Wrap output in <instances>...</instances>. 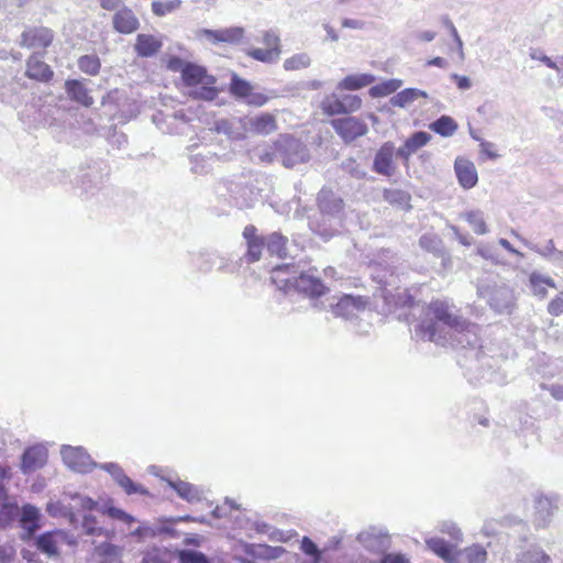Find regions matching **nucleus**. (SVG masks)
<instances>
[{
    "instance_id": "nucleus-1",
    "label": "nucleus",
    "mask_w": 563,
    "mask_h": 563,
    "mask_svg": "<svg viewBox=\"0 0 563 563\" xmlns=\"http://www.w3.org/2000/svg\"><path fill=\"white\" fill-rule=\"evenodd\" d=\"M477 327L464 319L454 305L434 300L427 308L426 316L416 328V334L439 345L456 344L466 349L459 361L470 372L478 369L477 363L489 365L490 358L477 350Z\"/></svg>"
},
{
    "instance_id": "nucleus-2",
    "label": "nucleus",
    "mask_w": 563,
    "mask_h": 563,
    "mask_svg": "<svg viewBox=\"0 0 563 563\" xmlns=\"http://www.w3.org/2000/svg\"><path fill=\"white\" fill-rule=\"evenodd\" d=\"M272 280L285 292L294 289L310 299L319 298L328 290L321 279L313 274L312 269L308 272L300 271L299 266L294 263L276 266L272 272Z\"/></svg>"
},
{
    "instance_id": "nucleus-3",
    "label": "nucleus",
    "mask_w": 563,
    "mask_h": 563,
    "mask_svg": "<svg viewBox=\"0 0 563 563\" xmlns=\"http://www.w3.org/2000/svg\"><path fill=\"white\" fill-rule=\"evenodd\" d=\"M20 514V526L24 530L23 538H31L41 528V512L33 505H24L19 510L16 503L11 501L7 495V490L0 483V527L10 525Z\"/></svg>"
},
{
    "instance_id": "nucleus-4",
    "label": "nucleus",
    "mask_w": 563,
    "mask_h": 563,
    "mask_svg": "<svg viewBox=\"0 0 563 563\" xmlns=\"http://www.w3.org/2000/svg\"><path fill=\"white\" fill-rule=\"evenodd\" d=\"M273 155L285 167H294L297 164L306 163L310 157L307 146L290 135H282L274 143Z\"/></svg>"
},
{
    "instance_id": "nucleus-5",
    "label": "nucleus",
    "mask_w": 563,
    "mask_h": 563,
    "mask_svg": "<svg viewBox=\"0 0 563 563\" xmlns=\"http://www.w3.org/2000/svg\"><path fill=\"white\" fill-rule=\"evenodd\" d=\"M478 292L487 299L489 307L497 313H511L515 307L514 290L506 284L478 287Z\"/></svg>"
},
{
    "instance_id": "nucleus-6",
    "label": "nucleus",
    "mask_w": 563,
    "mask_h": 563,
    "mask_svg": "<svg viewBox=\"0 0 563 563\" xmlns=\"http://www.w3.org/2000/svg\"><path fill=\"white\" fill-rule=\"evenodd\" d=\"M169 68L181 74V79L187 87L198 86L205 81L207 77L211 76L208 74L206 67L191 62H184L178 57L170 60Z\"/></svg>"
},
{
    "instance_id": "nucleus-7",
    "label": "nucleus",
    "mask_w": 563,
    "mask_h": 563,
    "mask_svg": "<svg viewBox=\"0 0 563 563\" xmlns=\"http://www.w3.org/2000/svg\"><path fill=\"white\" fill-rule=\"evenodd\" d=\"M64 463L73 471L78 473H89L98 466L90 455L80 446L74 448L64 445L60 450Z\"/></svg>"
},
{
    "instance_id": "nucleus-8",
    "label": "nucleus",
    "mask_w": 563,
    "mask_h": 563,
    "mask_svg": "<svg viewBox=\"0 0 563 563\" xmlns=\"http://www.w3.org/2000/svg\"><path fill=\"white\" fill-rule=\"evenodd\" d=\"M331 125L345 143L353 142L368 131L366 123L356 117L333 119Z\"/></svg>"
},
{
    "instance_id": "nucleus-9",
    "label": "nucleus",
    "mask_w": 563,
    "mask_h": 563,
    "mask_svg": "<svg viewBox=\"0 0 563 563\" xmlns=\"http://www.w3.org/2000/svg\"><path fill=\"white\" fill-rule=\"evenodd\" d=\"M318 208L323 217L341 221L344 212L343 199L329 188H322L317 197Z\"/></svg>"
},
{
    "instance_id": "nucleus-10",
    "label": "nucleus",
    "mask_w": 563,
    "mask_h": 563,
    "mask_svg": "<svg viewBox=\"0 0 563 563\" xmlns=\"http://www.w3.org/2000/svg\"><path fill=\"white\" fill-rule=\"evenodd\" d=\"M367 300L361 296L344 295L336 303L331 305V309L335 317L352 320L365 310Z\"/></svg>"
},
{
    "instance_id": "nucleus-11",
    "label": "nucleus",
    "mask_w": 563,
    "mask_h": 563,
    "mask_svg": "<svg viewBox=\"0 0 563 563\" xmlns=\"http://www.w3.org/2000/svg\"><path fill=\"white\" fill-rule=\"evenodd\" d=\"M99 468L108 472L115 483L124 489L128 495L141 494L147 495L148 492L143 486L134 483L123 471V468L117 463H103L98 464Z\"/></svg>"
},
{
    "instance_id": "nucleus-12",
    "label": "nucleus",
    "mask_w": 563,
    "mask_h": 563,
    "mask_svg": "<svg viewBox=\"0 0 563 563\" xmlns=\"http://www.w3.org/2000/svg\"><path fill=\"white\" fill-rule=\"evenodd\" d=\"M357 540L366 550L377 553L386 551L390 545L387 532L373 527L358 533Z\"/></svg>"
},
{
    "instance_id": "nucleus-13",
    "label": "nucleus",
    "mask_w": 563,
    "mask_h": 563,
    "mask_svg": "<svg viewBox=\"0 0 563 563\" xmlns=\"http://www.w3.org/2000/svg\"><path fill=\"white\" fill-rule=\"evenodd\" d=\"M54 38L52 30L41 26L33 27L24 31L21 35V46L29 48L33 47H48Z\"/></svg>"
},
{
    "instance_id": "nucleus-14",
    "label": "nucleus",
    "mask_w": 563,
    "mask_h": 563,
    "mask_svg": "<svg viewBox=\"0 0 563 563\" xmlns=\"http://www.w3.org/2000/svg\"><path fill=\"white\" fill-rule=\"evenodd\" d=\"M214 130L231 140H243L249 132L246 118L220 119L214 122Z\"/></svg>"
},
{
    "instance_id": "nucleus-15",
    "label": "nucleus",
    "mask_w": 563,
    "mask_h": 563,
    "mask_svg": "<svg viewBox=\"0 0 563 563\" xmlns=\"http://www.w3.org/2000/svg\"><path fill=\"white\" fill-rule=\"evenodd\" d=\"M47 461V451L41 445L27 448L22 454L21 470L30 474L43 467Z\"/></svg>"
},
{
    "instance_id": "nucleus-16",
    "label": "nucleus",
    "mask_w": 563,
    "mask_h": 563,
    "mask_svg": "<svg viewBox=\"0 0 563 563\" xmlns=\"http://www.w3.org/2000/svg\"><path fill=\"white\" fill-rule=\"evenodd\" d=\"M63 539L60 530L46 531L35 538L34 544L38 551L52 558L59 555L58 544Z\"/></svg>"
},
{
    "instance_id": "nucleus-17",
    "label": "nucleus",
    "mask_w": 563,
    "mask_h": 563,
    "mask_svg": "<svg viewBox=\"0 0 563 563\" xmlns=\"http://www.w3.org/2000/svg\"><path fill=\"white\" fill-rule=\"evenodd\" d=\"M395 153V146L391 142L384 143L377 151L374 162L373 169L380 175L390 176L394 172L393 156Z\"/></svg>"
},
{
    "instance_id": "nucleus-18",
    "label": "nucleus",
    "mask_w": 563,
    "mask_h": 563,
    "mask_svg": "<svg viewBox=\"0 0 563 563\" xmlns=\"http://www.w3.org/2000/svg\"><path fill=\"white\" fill-rule=\"evenodd\" d=\"M454 169L459 184L463 188L471 189L477 184V172L475 165L471 161L457 157L454 163Z\"/></svg>"
},
{
    "instance_id": "nucleus-19",
    "label": "nucleus",
    "mask_w": 563,
    "mask_h": 563,
    "mask_svg": "<svg viewBox=\"0 0 563 563\" xmlns=\"http://www.w3.org/2000/svg\"><path fill=\"white\" fill-rule=\"evenodd\" d=\"M25 75L37 81H48L52 79L54 73L51 67L43 62V55L33 54L26 62Z\"/></svg>"
},
{
    "instance_id": "nucleus-20",
    "label": "nucleus",
    "mask_w": 563,
    "mask_h": 563,
    "mask_svg": "<svg viewBox=\"0 0 563 563\" xmlns=\"http://www.w3.org/2000/svg\"><path fill=\"white\" fill-rule=\"evenodd\" d=\"M430 140L431 134L424 131L415 132L406 140L405 144L397 150L396 155L404 161H408L412 154L424 146Z\"/></svg>"
},
{
    "instance_id": "nucleus-21",
    "label": "nucleus",
    "mask_w": 563,
    "mask_h": 563,
    "mask_svg": "<svg viewBox=\"0 0 563 563\" xmlns=\"http://www.w3.org/2000/svg\"><path fill=\"white\" fill-rule=\"evenodd\" d=\"M247 131L256 134L268 135L277 129L276 119L271 113H262L254 118H246Z\"/></svg>"
},
{
    "instance_id": "nucleus-22",
    "label": "nucleus",
    "mask_w": 563,
    "mask_h": 563,
    "mask_svg": "<svg viewBox=\"0 0 563 563\" xmlns=\"http://www.w3.org/2000/svg\"><path fill=\"white\" fill-rule=\"evenodd\" d=\"M427 547L446 563H459L457 552L454 547L441 538H430L426 540Z\"/></svg>"
},
{
    "instance_id": "nucleus-23",
    "label": "nucleus",
    "mask_w": 563,
    "mask_h": 563,
    "mask_svg": "<svg viewBox=\"0 0 563 563\" xmlns=\"http://www.w3.org/2000/svg\"><path fill=\"white\" fill-rule=\"evenodd\" d=\"M420 98L427 99L428 98L427 91L418 89V88H406V89L397 92L396 95H394L389 99V103L393 107L406 109Z\"/></svg>"
},
{
    "instance_id": "nucleus-24",
    "label": "nucleus",
    "mask_w": 563,
    "mask_h": 563,
    "mask_svg": "<svg viewBox=\"0 0 563 563\" xmlns=\"http://www.w3.org/2000/svg\"><path fill=\"white\" fill-rule=\"evenodd\" d=\"M163 46L159 38L150 34H139L134 48L139 56L151 57L154 56Z\"/></svg>"
},
{
    "instance_id": "nucleus-25",
    "label": "nucleus",
    "mask_w": 563,
    "mask_h": 563,
    "mask_svg": "<svg viewBox=\"0 0 563 563\" xmlns=\"http://www.w3.org/2000/svg\"><path fill=\"white\" fill-rule=\"evenodd\" d=\"M113 27L123 34H129L137 30L139 20L130 9H122L113 16Z\"/></svg>"
},
{
    "instance_id": "nucleus-26",
    "label": "nucleus",
    "mask_w": 563,
    "mask_h": 563,
    "mask_svg": "<svg viewBox=\"0 0 563 563\" xmlns=\"http://www.w3.org/2000/svg\"><path fill=\"white\" fill-rule=\"evenodd\" d=\"M66 91L69 98L85 107H90L93 103L92 97L89 95L85 85L77 79H68L65 82Z\"/></svg>"
},
{
    "instance_id": "nucleus-27",
    "label": "nucleus",
    "mask_w": 563,
    "mask_h": 563,
    "mask_svg": "<svg viewBox=\"0 0 563 563\" xmlns=\"http://www.w3.org/2000/svg\"><path fill=\"white\" fill-rule=\"evenodd\" d=\"M213 266L217 267L219 272L233 274L238 271V263H233L228 258L218 255V254H208L203 258L202 264L200 265V269L203 272L210 271Z\"/></svg>"
},
{
    "instance_id": "nucleus-28",
    "label": "nucleus",
    "mask_w": 563,
    "mask_h": 563,
    "mask_svg": "<svg viewBox=\"0 0 563 563\" xmlns=\"http://www.w3.org/2000/svg\"><path fill=\"white\" fill-rule=\"evenodd\" d=\"M216 82L217 78L214 76L207 77L205 81L194 86L189 91V97L197 100L213 101L219 95V90L214 87Z\"/></svg>"
},
{
    "instance_id": "nucleus-29",
    "label": "nucleus",
    "mask_w": 563,
    "mask_h": 563,
    "mask_svg": "<svg viewBox=\"0 0 563 563\" xmlns=\"http://www.w3.org/2000/svg\"><path fill=\"white\" fill-rule=\"evenodd\" d=\"M168 485L177 493L181 499L188 503L200 501L202 499V492L190 483L183 482L180 479H169Z\"/></svg>"
},
{
    "instance_id": "nucleus-30",
    "label": "nucleus",
    "mask_w": 563,
    "mask_h": 563,
    "mask_svg": "<svg viewBox=\"0 0 563 563\" xmlns=\"http://www.w3.org/2000/svg\"><path fill=\"white\" fill-rule=\"evenodd\" d=\"M529 286L532 294L540 299L548 295L547 287L556 288V284L550 276L542 275L539 272H532L529 276Z\"/></svg>"
},
{
    "instance_id": "nucleus-31",
    "label": "nucleus",
    "mask_w": 563,
    "mask_h": 563,
    "mask_svg": "<svg viewBox=\"0 0 563 563\" xmlns=\"http://www.w3.org/2000/svg\"><path fill=\"white\" fill-rule=\"evenodd\" d=\"M122 548L110 542H102L96 548L99 563H122Z\"/></svg>"
},
{
    "instance_id": "nucleus-32",
    "label": "nucleus",
    "mask_w": 563,
    "mask_h": 563,
    "mask_svg": "<svg viewBox=\"0 0 563 563\" xmlns=\"http://www.w3.org/2000/svg\"><path fill=\"white\" fill-rule=\"evenodd\" d=\"M375 81L371 74L349 75L338 84L340 90H357Z\"/></svg>"
},
{
    "instance_id": "nucleus-33",
    "label": "nucleus",
    "mask_w": 563,
    "mask_h": 563,
    "mask_svg": "<svg viewBox=\"0 0 563 563\" xmlns=\"http://www.w3.org/2000/svg\"><path fill=\"white\" fill-rule=\"evenodd\" d=\"M518 563H552V559L537 545L517 554Z\"/></svg>"
},
{
    "instance_id": "nucleus-34",
    "label": "nucleus",
    "mask_w": 563,
    "mask_h": 563,
    "mask_svg": "<svg viewBox=\"0 0 563 563\" xmlns=\"http://www.w3.org/2000/svg\"><path fill=\"white\" fill-rule=\"evenodd\" d=\"M429 128L431 131L443 137H450L456 132L459 125L453 118L449 115H441L439 119L430 123Z\"/></svg>"
},
{
    "instance_id": "nucleus-35",
    "label": "nucleus",
    "mask_w": 563,
    "mask_h": 563,
    "mask_svg": "<svg viewBox=\"0 0 563 563\" xmlns=\"http://www.w3.org/2000/svg\"><path fill=\"white\" fill-rule=\"evenodd\" d=\"M476 234L484 235L488 232L484 213L481 210H471L461 214Z\"/></svg>"
},
{
    "instance_id": "nucleus-36",
    "label": "nucleus",
    "mask_w": 563,
    "mask_h": 563,
    "mask_svg": "<svg viewBox=\"0 0 563 563\" xmlns=\"http://www.w3.org/2000/svg\"><path fill=\"white\" fill-rule=\"evenodd\" d=\"M288 243V239L284 235H282L278 232H274L268 235L266 241L267 251L271 254H276L278 257H286L287 256V249L286 245Z\"/></svg>"
},
{
    "instance_id": "nucleus-37",
    "label": "nucleus",
    "mask_w": 563,
    "mask_h": 563,
    "mask_svg": "<svg viewBox=\"0 0 563 563\" xmlns=\"http://www.w3.org/2000/svg\"><path fill=\"white\" fill-rule=\"evenodd\" d=\"M556 506L549 497H539L536 500L537 520L539 525H545L553 515Z\"/></svg>"
},
{
    "instance_id": "nucleus-38",
    "label": "nucleus",
    "mask_w": 563,
    "mask_h": 563,
    "mask_svg": "<svg viewBox=\"0 0 563 563\" xmlns=\"http://www.w3.org/2000/svg\"><path fill=\"white\" fill-rule=\"evenodd\" d=\"M402 86L400 79H389L369 88V96L373 98L385 97L396 92Z\"/></svg>"
},
{
    "instance_id": "nucleus-39",
    "label": "nucleus",
    "mask_w": 563,
    "mask_h": 563,
    "mask_svg": "<svg viewBox=\"0 0 563 563\" xmlns=\"http://www.w3.org/2000/svg\"><path fill=\"white\" fill-rule=\"evenodd\" d=\"M282 48H252L247 52V55L253 59L266 64H275L279 59Z\"/></svg>"
},
{
    "instance_id": "nucleus-40",
    "label": "nucleus",
    "mask_w": 563,
    "mask_h": 563,
    "mask_svg": "<svg viewBox=\"0 0 563 563\" xmlns=\"http://www.w3.org/2000/svg\"><path fill=\"white\" fill-rule=\"evenodd\" d=\"M463 555L467 563H486L487 552L479 544H473L457 552V558Z\"/></svg>"
},
{
    "instance_id": "nucleus-41",
    "label": "nucleus",
    "mask_w": 563,
    "mask_h": 563,
    "mask_svg": "<svg viewBox=\"0 0 563 563\" xmlns=\"http://www.w3.org/2000/svg\"><path fill=\"white\" fill-rule=\"evenodd\" d=\"M512 234L519 239L528 249H530L531 251L538 253L539 255H541L542 257L547 258V260H551V257L553 256L554 252H555V246H554V241L553 240H548L545 245L543 247H540L538 246L537 244L528 241L527 239L522 238L521 235H519L518 233H516L515 231H512Z\"/></svg>"
},
{
    "instance_id": "nucleus-42",
    "label": "nucleus",
    "mask_w": 563,
    "mask_h": 563,
    "mask_svg": "<svg viewBox=\"0 0 563 563\" xmlns=\"http://www.w3.org/2000/svg\"><path fill=\"white\" fill-rule=\"evenodd\" d=\"M320 108L323 113L330 117L344 114V109L341 107L340 96L336 93L325 96L321 101Z\"/></svg>"
},
{
    "instance_id": "nucleus-43",
    "label": "nucleus",
    "mask_w": 563,
    "mask_h": 563,
    "mask_svg": "<svg viewBox=\"0 0 563 563\" xmlns=\"http://www.w3.org/2000/svg\"><path fill=\"white\" fill-rule=\"evenodd\" d=\"M252 91L251 84L239 77L236 74L232 75L231 82H230V92L238 97V98H246Z\"/></svg>"
},
{
    "instance_id": "nucleus-44",
    "label": "nucleus",
    "mask_w": 563,
    "mask_h": 563,
    "mask_svg": "<svg viewBox=\"0 0 563 563\" xmlns=\"http://www.w3.org/2000/svg\"><path fill=\"white\" fill-rule=\"evenodd\" d=\"M311 58L307 53H298L284 60L285 70H299L309 67Z\"/></svg>"
},
{
    "instance_id": "nucleus-45",
    "label": "nucleus",
    "mask_w": 563,
    "mask_h": 563,
    "mask_svg": "<svg viewBox=\"0 0 563 563\" xmlns=\"http://www.w3.org/2000/svg\"><path fill=\"white\" fill-rule=\"evenodd\" d=\"M100 66V59L97 55H84L78 59L79 69L91 76L99 73Z\"/></svg>"
},
{
    "instance_id": "nucleus-46",
    "label": "nucleus",
    "mask_w": 563,
    "mask_h": 563,
    "mask_svg": "<svg viewBox=\"0 0 563 563\" xmlns=\"http://www.w3.org/2000/svg\"><path fill=\"white\" fill-rule=\"evenodd\" d=\"M383 198L390 205L404 207L408 205L410 196L408 195V192L401 189H385Z\"/></svg>"
},
{
    "instance_id": "nucleus-47",
    "label": "nucleus",
    "mask_w": 563,
    "mask_h": 563,
    "mask_svg": "<svg viewBox=\"0 0 563 563\" xmlns=\"http://www.w3.org/2000/svg\"><path fill=\"white\" fill-rule=\"evenodd\" d=\"M181 5V0H166L152 2V11L157 16L174 12Z\"/></svg>"
},
{
    "instance_id": "nucleus-48",
    "label": "nucleus",
    "mask_w": 563,
    "mask_h": 563,
    "mask_svg": "<svg viewBox=\"0 0 563 563\" xmlns=\"http://www.w3.org/2000/svg\"><path fill=\"white\" fill-rule=\"evenodd\" d=\"M179 563H211L209 558L196 550H180L178 552Z\"/></svg>"
},
{
    "instance_id": "nucleus-49",
    "label": "nucleus",
    "mask_w": 563,
    "mask_h": 563,
    "mask_svg": "<svg viewBox=\"0 0 563 563\" xmlns=\"http://www.w3.org/2000/svg\"><path fill=\"white\" fill-rule=\"evenodd\" d=\"M244 36V29L241 26H232L221 29V43L238 44Z\"/></svg>"
},
{
    "instance_id": "nucleus-50",
    "label": "nucleus",
    "mask_w": 563,
    "mask_h": 563,
    "mask_svg": "<svg viewBox=\"0 0 563 563\" xmlns=\"http://www.w3.org/2000/svg\"><path fill=\"white\" fill-rule=\"evenodd\" d=\"M81 528L87 536H102L104 530L98 525L97 518L92 515H85Z\"/></svg>"
},
{
    "instance_id": "nucleus-51",
    "label": "nucleus",
    "mask_w": 563,
    "mask_h": 563,
    "mask_svg": "<svg viewBox=\"0 0 563 563\" xmlns=\"http://www.w3.org/2000/svg\"><path fill=\"white\" fill-rule=\"evenodd\" d=\"M341 169L355 179H362L366 173L360 167V164L354 158H346L341 163Z\"/></svg>"
},
{
    "instance_id": "nucleus-52",
    "label": "nucleus",
    "mask_w": 563,
    "mask_h": 563,
    "mask_svg": "<svg viewBox=\"0 0 563 563\" xmlns=\"http://www.w3.org/2000/svg\"><path fill=\"white\" fill-rule=\"evenodd\" d=\"M340 100L344 114L355 112L362 107V99L356 95H344Z\"/></svg>"
},
{
    "instance_id": "nucleus-53",
    "label": "nucleus",
    "mask_w": 563,
    "mask_h": 563,
    "mask_svg": "<svg viewBox=\"0 0 563 563\" xmlns=\"http://www.w3.org/2000/svg\"><path fill=\"white\" fill-rule=\"evenodd\" d=\"M247 252L245 257L250 263L257 262L261 258L262 250L265 245L264 239L253 240V242L246 243Z\"/></svg>"
},
{
    "instance_id": "nucleus-54",
    "label": "nucleus",
    "mask_w": 563,
    "mask_h": 563,
    "mask_svg": "<svg viewBox=\"0 0 563 563\" xmlns=\"http://www.w3.org/2000/svg\"><path fill=\"white\" fill-rule=\"evenodd\" d=\"M439 531L441 533L449 534L456 542H461L463 540L461 529L453 521H442L439 526Z\"/></svg>"
},
{
    "instance_id": "nucleus-55",
    "label": "nucleus",
    "mask_w": 563,
    "mask_h": 563,
    "mask_svg": "<svg viewBox=\"0 0 563 563\" xmlns=\"http://www.w3.org/2000/svg\"><path fill=\"white\" fill-rule=\"evenodd\" d=\"M166 552L158 548H153L144 553L142 563H169Z\"/></svg>"
},
{
    "instance_id": "nucleus-56",
    "label": "nucleus",
    "mask_w": 563,
    "mask_h": 563,
    "mask_svg": "<svg viewBox=\"0 0 563 563\" xmlns=\"http://www.w3.org/2000/svg\"><path fill=\"white\" fill-rule=\"evenodd\" d=\"M74 504L71 507L74 509H85V510H92L96 508L97 503L91 499L90 497L82 496L80 494H74L70 496Z\"/></svg>"
},
{
    "instance_id": "nucleus-57",
    "label": "nucleus",
    "mask_w": 563,
    "mask_h": 563,
    "mask_svg": "<svg viewBox=\"0 0 563 563\" xmlns=\"http://www.w3.org/2000/svg\"><path fill=\"white\" fill-rule=\"evenodd\" d=\"M441 241L432 234H424L419 239V245L428 252H438Z\"/></svg>"
},
{
    "instance_id": "nucleus-58",
    "label": "nucleus",
    "mask_w": 563,
    "mask_h": 563,
    "mask_svg": "<svg viewBox=\"0 0 563 563\" xmlns=\"http://www.w3.org/2000/svg\"><path fill=\"white\" fill-rule=\"evenodd\" d=\"M300 549L311 558H321V551L317 544L308 537H303Z\"/></svg>"
},
{
    "instance_id": "nucleus-59",
    "label": "nucleus",
    "mask_w": 563,
    "mask_h": 563,
    "mask_svg": "<svg viewBox=\"0 0 563 563\" xmlns=\"http://www.w3.org/2000/svg\"><path fill=\"white\" fill-rule=\"evenodd\" d=\"M232 509H239V506L233 500L227 498L224 505L217 506L211 514L214 518H223L227 517Z\"/></svg>"
},
{
    "instance_id": "nucleus-60",
    "label": "nucleus",
    "mask_w": 563,
    "mask_h": 563,
    "mask_svg": "<svg viewBox=\"0 0 563 563\" xmlns=\"http://www.w3.org/2000/svg\"><path fill=\"white\" fill-rule=\"evenodd\" d=\"M443 24L448 27L449 32L451 33L453 40L455 41L456 45H457V48H459V52H460V56L461 58L464 57V52H463V42L457 33V30L456 27L454 26V24L452 23V21L445 16L443 19Z\"/></svg>"
},
{
    "instance_id": "nucleus-61",
    "label": "nucleus",
    "mask_w": 563,
    "mask_h": 563,
    "mask_svg": "<svg viewBox=\"0 0 563 563\" xmlns=\"http://www.w3.org/2000/svg\"><path fill=\"white\" fill-rule=\"evenodd\" d=\"M263 44L267 48H282L280 47V38H279V36L276 34V32H274L272 30H268V31L264 32V34H263Z\"/></svg>"
},
{
    "instance_id": "nucleus-62",
    "label": "nucleus",
    "mask_w": 563,
    "mask_h": 563,
    "mask_svg": "<svg viewBox=\"0 0 563 563\" xmlns=\"http://www.w3.org/2000/svg\"><path fill=\"white\" fill-rule=\"evenodd\" d=\"M548 312L555 317L563 313V292L549 302Z\"/></svg>"
},
{
    "instance_id": "nucleus-63",
    "label": "nucleus",
    "mask_w": 563,
    "mask_h": 563,
    "mask_svg": "<svg viewBox=\"0 0 563 563\" xmlns=\"http://www.w3.org/2000/svg\"><path fill=\"white\" fill-rule=\"evenodd\" d=\"M530 57L532 59L540 60V62L544 63L548 67H550L552 69H555L558 71L560 70V66L540 51H532L530 53Z\"/></svg>"
},
{
    "instance_id": "nucleus-64",
    "label": "nucleus",
    "mask_w": 563,
    "mask_h": 563,
    "mask_svg": "<svg viewBox=\"0 0 563 563\" xmlns=\"http://www.w3.org/2000/svg\"><path fill=\"white\" fill-rule=\"evenodd\" d=\"M378 563H410L409 560L401 553H386L378 561Z\"/></svg>"
}]
</instances>
